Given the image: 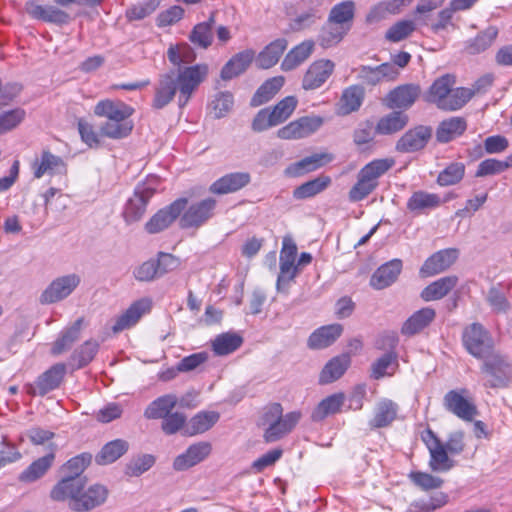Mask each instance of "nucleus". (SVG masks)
I'll return each mask as SVG.
<instances>
[{
  "label": "nucleus",
  "mask_w": 512,
  "mask_h": 512,
  "mask_svg": "<svg viewBox=\"0 0 512 512\" xmlns=\"http://www.w3.org/2000/svg\"><path fill=\"white\" fill-rule=\"evenodd\" d=\"M96 116L106 118L107 121L100 127L103 136L111 139L127 137L133 130V123L129 119L134 108L120 100H100L93 109Z\"/></svg>",
  "instance_id": "obj_1"
},
{
  "label": "nucleus",
  "mask_w": 512,
  "mask_h": 512,
  "mask_svg": "<svg viewBox=\"0 0 512 512\" xmlns=\"http://www.w3.org/2000/svg\"><path fill=\"white\" fill-rule=\"evenodd\" d=\"M302 418L300 411H292L283 415L280 403H270L263 408L260 425L265 426L263 434L266 443L276 442L293 431Z\"/></svg>",
  "instance_id": "obj_2"
},
{
  "label": "nucleus",
  "mask_w": 512,
  "mask_h": 512,
  "mask_svg": "<svg viewBox=\"0 0 512 512\" xmlns=\"http://www.w3.org/2000/svg\"><path fill=\"white\" fill-rule=\"evenodd\" d=\"M395 164L392 158L376 159L365 165L358 173L354 184V201L361 200L370 194L378 185V179Z\"/></svg>",
  "instance_id": "obj_3"
},
{
  "label": "nucleus",
  "mask_w": 512,
  "mask_h": 512,
  "mask_svg": "<svg viewBox=\"0 0 512 512\" xmlns=\"http://www.w3.org/2000/svg\"><path fill=\"white\" fill-rule=\"evenodd\" d=\"M156 182V179L152 178L136 186L122 213L127 224L138 222L144 216L149 200L156 193Z\"/></svg>",
  "instance_id": "obj_4"
},
{
  "label": "nucleus",
  "mask_w": 512,
  "mask_h": 512,
  "mask_svg": "<svg viewBox=\"0 0 512 512\" xmlns=\"http://www.w3.org/2000/svg\"><path fill=\"white\" fill-rule=\"evenodd\" d=\"M462 341L466 350L474 357L482 359L490 356L493 351V339L480 323L468 325L462 333Z\"/></svg>",
  "instance_id": "obj_5"
},
{
  "label": "nucleus",
  "mask_w": 512,
  "mask_h": 512,
  "mask_svg": "<svg viewBox=\"0 0 512 512\" xmlns=\"http://www.w3.org/2000/svg\"><path fill=\"white\" fill-rule=\"evenodd\" d=\"M208 75V66L206 64H196L179 70L176 86L179 89L180 105H185L193 92L206 79Z\"/></svg>",
  "instance_id": "obj_6"
},
{
  "label": "nucleus",
  "mask_w": 512,
  "mask_h": 512,
  "mask_svg": "<svg viewBox=\"0 0 512 512\" xmlns=\"http://www.w3.org/2000/svg\"><path fill=\"white\" fill-rule=\"evenodd\" d=\"M30 169L34 178L40 179L44 176L66 175L68 168L64 159L53 154L48 148L42 149L35 154L30 163Z\"/></svg>",
  "instance_id": "obj_7"
},
{
  "label": "nucleus",
  "mask_w": 512,
  "mask_h": 512,
  "mask_svg": "<svg viewBox=\"0 0 512 512\" xmlns=\"http://www.w3.org/2000/svg\"><path fill=\"white\" fill-rule=\"evenodd\" d=\"M323 123L324 119L320 116L300 117L278 129L277 137L282 140L303 139L319 130Z\"/></svg>",
  "instance_id": "obj_8"
},
{
  "label": "nucleus",
  "mask_w": 512,
  "mask_h": 512,
  "mask_svg": "<svg viewBox=\"0 0 512 512\" xmlns=\"http://www.w3.org/2000/svg\"><path fill=\"white\" fill-rule=\"evenodd\" d=\"M67 368L63 363H57L42 373L34 384H26L25 391L30 396H44L50 391L57 389L66 375Z\"/></svg>",
  "instance_id": "obj_9"
},
{
  "label": "nucleus",
  "mask_w": 512,
  "mask_h": 512,
  "mask_svg": "<svg viewBox=\"0 0 512 512\" xmlns=\"http://www.w3.org/2000/svg\"><path fill=\"white\" fill-rule=\"evenodd\" d=\"M482 372L486 375V387L498 388L506 386L509 380L510 368L506 361L497 353L484 357Z\"/></svg>",
  "instance_id": "obj_10"
},
{
  "label": "nucleus",
  "mask_w": 512,
  "mask_h": 512,
  "mask_svg": "<svg viewBox=\"0 0 512 512\" xmlns=\"http://www.w3.org/2000/svg\"><path fill=\"white\" fill-rule=\"evenodd\" d=\"M80 282V276L77 274H68L56 278L41 294V303L51 304L67 298L79 286Z\"/></svg>",
  "instance_id": "obj_11"
},
{
  "label": "nucleus",
  "mask_w": 512,
  "mask_h": 512,
  "mask_svg": "<svg viewBox=\"0 0 512 512\" xmlns=\"http://www.w3.org/2000/svg\"><path fill=\"white\" fill-rule=\"evenodd\" d=\"M422 440L430 452L429 465L433 471H448L453 467L448 451L431 429L424 431Z\"/></svg>",
  "instance_id": "obj_12"
},
{
  "label": "nucleus",
  "mask_w": 512,
  "mask_h": 512,
  "mask_svg": "<svg viewBox=\"0 0 512 512\" xmlns=\"http://www.w3.org/2000/svg\"><path fill=\"white\" fill-rule=\"evenodd\" d=\"M187 199L180 198L171 203L168 207L159 210L145 224V229L150 234L158 233L166 229L184 211Z\"/></svg>",
  "instance_id": "obj_13"
},
{
  "label": "nucleus",
  "mask_w": 512,
  "mask_h": 512,
  "mask_svg": "<svg viewBox=\"0 0 512 512\" xmlns=\"http://www.w3.org/2000/svg\"><path fill=\"white\" fill-rule=\"evenodd\" d=\"M215 207L216 201L213 198H207L190 205L180 219L181 227H200L213 216Z\"/></svg>",
  "instance_id": "obj_14"
},
{
  "label": "nucleus",
  "mask_w": 512,
  "mask_h": 512,
  "mask_svg": "<svg viewBox=\"0 0 512 512\" xmlns=\"http://www.w3.org/2000/svg\"><path fill=\"white\" fill-rule=\"evenodd\" d=\"M334 67V63L327 59L314 61L309 65L303 76L302 88L304 90L318 89L332 75Z\"/></svg>",
  "instance_id": "obj_15"
},
{
  "label": "nucleus",
  "mask_w": 512,
  "mask_h": 512,
  "mask_svg": "<svg viewBox=\"0 0 512 512\" xmlns=\"http://www.w3.org/2000/svg\"><path fill=\"white\" fill-rule=\"evenodd\" d=\"M431 129L427 126H417L406 131L397 141L396 150L401 153H411L423 149L431 138Z\"/></svg>",
  "instance_id": "obj_16"
},
{
  "label": "nucleus",
  "mask_w": 512,
  "mask_h": 512,
  "mask_svg": "<svg viewBox=\"0 0 512 512\" xmlns=\"http://www.w3.org/2000/svg\"><path fill=\"white\" fill-rule=\"evenodd\" d=\"M421 89L416 84H404L391 90L385 98L390 109H409L420 96Z\"/></svg>",
  "instance_id": "obj_17"
},
{
  "label": "nucleus",
  "mask_w": 512,
  "mask_h": 512,
  "mask_svg": "<svg viewBox=\"0 0 512 512\" xmlns=\"http://www.w3.org/2000/svg\"><path fill=\"white\" fill-rule=\"evenodd\" d=\"M86 485L84 477H64L51 491V498L56 501H70V507L79 499Z\"/></svg>",
  "instance_id": "obj_18"
},
{
  "label": "nucleus",
  "mask_w": 512,
  "mask_h": 512,
  "mask_svg": "<svg viewBox=\"0 0 512 512\" xmlns=\"http://www.w3.org/2000/svg\"><path fill=\"white\" fill-rule=\"evenodd\" d=\"M458 258L457 249H444L430 256L420 268L422 277H430L447 270Z\"/></svg>",
  "instance_id": "obj_19"
},
{
  "label": "nucleus",
  "mask_w": 512,
  "mask_h": 512,
  "mask_svg": "<svg viewBox=\"0 0 512 512\" xmlns=\"http://www.w3.org/2000/svg\"><path fill=\"white\" fill-rule=\"evenodd\" d=\"M333 159L334 156L331 153H315L289 165L285 169V175L288 177H299L327 165Z\"/></svg>",
  "instance_id": "obj_20"
},
{
  "label": "nucleus",
  "mask_w": 512,
  "mask_h": 512,
  "mask_svg": "<svg viewBox=\"0 0 512 512\" xmlns=\"http://www.w3.org/2000/svg\"><path fill=\"white\" fill-rule=\"evenodd\" d=\"M211 450V444L208 442L193 444L189 446L184 453L174 459L173 468L176 471L187 470L206 459L211 453Z\"/></svg>",
  "instance_id": "obj_21"
},
{
  "label": "nucleus",
  "mask_w": 512,
  "mask_h": 512,
  "mask_svg": "<svg viewBox=\"0 0 512 512\" xmlns=\"http://www.w3.org/2000/svg\"><path fill=\"white\" fill-rule=\"evenodd\" d=\"M455 84V77L450 74L437 78L430 86L425 99L427 102L434 103L438 108L447 110L448 99Z\"/></svg>",
  "instance_id": "obj_22"
},
{
  "label": "nucleus",
  "mask_w": 512,
  "mask_h": 512,
  "mask_svg": "<svg viewBox=\"0 0 512 512\" xmlns=\"http://www.w3.org/2000/svg\"><path fill=\"white\" fill-rule=\"evenodd\" d=\"M343 333V326L338 323L324 325L311 333L307 346L313 350L325 349L334 344Z\"/></svg>",
  "instance_id": "obj_23"
},
{
  "label": "nucleus",
  "mask_w": 512,
  "mask_h": 512,
  "mask_svg": "<svg viewBox=\"0 0 512 512\" xmlns=\"http://www.w3.org/2000/svg\"><path fill=\"white\" fill-rule=\"evenodd\" d=\"M151 309V301L147 298L135 301L131 306L120 315L112 329L115 333L134 326L142 315L148 313Z\"/></svg>",
  "instance_id": "obj_24"
},
{
  "label": "nucleus",
  "mask_w": 512,
  "mask_h": 512,
  "mask_svg": "<svg viewBox=\"0 0 512 512\" xmlns=\"http://www.w3.org/2000/svg\"><path fill=\"white\" fill-rule=\"evenodd\" d=\"M445 408L464 421H471L477 414L475 405L455 390L449 391L444 397Z\"/></svg>",
  "instance_id": "obj_25"
},
{
  "label": "nucleus",
  "mask_w": 512,
  "mask_h": 512,
  "mask_svg": "<svg viewBox=\"0 0 512 512\" xmlns=\"http://www.w3.org/2000/svg\"><path fill=\"white\" fill-rule=\"evenodd\" d=\"M442 201L438 194L418 190L412 193L407 200V210L415 216L428 213L441 205Z\"/></svg>",
  "instance_id": "obj_26"
},
{
  "label": "nucleus",
  "mask_w": 512,
  "mask_h": 512,
  "mask_svg": "<svg viewBox=\"0 0 512 512\" xmlns=\"http://www.w3.org/2000/svg\"><path fill=\"white\" fill-rule=\"evenodd\" d=\"M250 180L247 172L229 173L212 183L210 192L218 195L233 193L245 187Z\"/></svg>",
  "instance_id": "obj_27"
},
{
  "label": "nucleus",
  "mask_w": 512,
  "mask_h": 512,
  "mask_svg": "<svg viewBox=\"0 0 512 512\" xmlns=\"http://www.w3.org/2000/svg\"><path fill=\"white\" fill-rule=\"evenodd\" d=\"M108 496V490L102 485H93L86 491L81 492L79 499L72 505V509L77 512H85L102 505Z\"/></svg>",
  "instance_id": "obj_28"
},
{
  "label": "nucleus",
  "mask_w": 512,
  "mask_h": 512,
  "mask_svg": "<svg viewBox=\"0 0 512 512\" xmlns=\"http://www.w3.org/2000/svg\"><path fill=\"white\" fill-rule=\"evenodd\" d=\"M402 269L399 259L391 260L379 267L372 275L370 284L375 289H384L396 281Z\"/></svg>",
  "instance_id": "obj_29"
},
{
  "label": "nucleus",
  "mask_w": 512,
  "mask_h": 512,
  "mask_svg": "<svg viewBox=\"0 0 512 512\" xmlns=\"http://www.w3.org/2000/svg\"><path fill=\"white\" fill-rule=\"evenodd\" d=\"M255 58V52L252 49H246L234 55L222 68L221 78L230 80L239 76L247 70Z\"/></svg>",
  "instance_id": "obj_30"
},
{
  "label": "nucleus",
  "mask_w": 512,
  "mask_h": 512,
  "mask_svg": "<svg viewBox=\"0 0 512 512\" xmlns=\"http://www.w3.org/2000/svg\"><path fill=\"white\" fill-rule=\"evenodd\" d=\"M58 446L54 443L49 444V453L29 465L20 475V480L24 482H34L41 478L52 466L55 459V452Z\"/></svg>",
  "instance_id": "obj_31"
},
{
  "label": "nucleus",
  "mask_w": 512,
  "mask_h": 512,
  "mask_svg": "<svg viewBox=\"0 0 512 512\" xmlns=\"http://www.w3.org/2000/svg\"><path fill=\"white\" fill-rule=\"evenodd\" d=\"M288 46L284 38H279L269 43L255 59L256 65L261 69H269L277 64Z\"/></svg>",
  "instance_id": "obj_32"
},
{
  "label": "nucleus",
  "mask_w": 512,
  "mask_h": 512,
  "mask_svg": "<svg viewBox=\"0 0 512 512\" xmlns=\"http://www.w3.org/2000/svg\"><path fill=\"white\" fill-rule=\"evenodd\" d=\"M409 122V117L403 111H393L381 117L375 132L379 135H392L403 130Z\"/></svg>",
  "instance_id": "obj_33"
},
{
  "label": "nucleus",
  "mask_w": 512,
  "mask_h": 512,
  "mask_svg": "<svg viewBox=\"0 0 512 512\" xmlns=\"http://www.w3.org/2000/svg\"><path fill=\"white\" fill-rule=\"evenodd\" d=\"M457 283L458 277L455 275L442 277L425 287L421 292V298L427 302L442 299Z\"/></svg>",
  "instance_id": "obj_34"
},
{
  "label": "nucleus",
  "mask_w": 512,
  "mask_h": 512,
  "mask_svg": "<svg viewBox=\"0 0 512 512\" xmlns=\"http://www.w3.org/2000/svg\"><path fill=\"white\" fill-rule=\"evenodd\" d=\"M350 363L351 360L348 354H342L332 358L323 367L319 376V382L321 384H328L336 381L348 369Z\"/></svg>",
  "instance_id": "obj_35"
},
{
  "label": "nucleus",
  "mask_w": 512,
  "mask_h": 512,
  "mask_svg": "<svg viewBox=\"0 0 512 512\" xmlns=\"http://www.w3.org/2000/svg\"><path fill=\"white\" fill-rule=\"evenodd\" d=\"M314 49V42L311 40H306L300 43L299 45L292 48L284 57L281 63V69L283 71H291L300 66L303 62H305L310 55L312 54Z\"/></svg>",
  "instance_id": "obj_36"
},
{
  "label": "nucleus",
  "mask_w": 512,
  "mask_h": 512,
  "mask_svg": "<svg viewBox=\"0 0 512 512\" xmlns=\"http://www.w3.org/2000/svg\"><path fill=\"white\" fill-rule=\"evenodd\" d=\"M435 315V310L429 307L416 311L404 322L401 333L411 336L420 332L434 320Z\"/></svg>",
  "instance_id": "obj_37"
},
{
  "label": "nucleus",
  "mask_w": 512,
  "mask_h": 512,
  "mask_svg": "<svg viewBox=\"0 0 512 512\" xmlns=\"http://www.w3.org/2000/svg\"><path fill=\"white\" fill-rule=\"evenodd\" d=\"M345 396L343 393H335L324 398L313 409L311 419L315 422L324 420L326 417L341 411L344 404Z\"/></svg>",
  "instance_id": "obj_38"
},
{
  "label": "nucleus",
  "mask_w": 512,
  "mask_h": 512,
  "mask_svg": "<svg viewBox=\"0 0 512 512\" xmlns=\"http://www.w3.org/2000/svg\"><path fill=\"white\" fill-rule=\"evenodd\" d=\"M467 128L466 120L462 117H451L443 120L436 131V138L441 143H447L462 135Z\"/></svg>",
  "instance_id": "obj_39"
},
{
  "label": "nucleus",
  "mask_w": 512,
  "mask_h": 512,
  "mask_svg": "<svg viewBox=\"0 0 512 512\" xmlns=\"http://www.w3.org/2000/svg\"><path fill=\"white\" fill-rule=\"evenodd\" d=\"M399 367L398 355L395 351H388L375 360L371 365V378L379 380L395 374Z\"/></svg>",
  "instance_id": "obj_40"
},
{
  "label": "nucleus",
  "mask_w": 512,
  "mask_h": 512,
  "mask_svg": "<svg viewBox=\"0 0 512 512\" xmlns=\"http://www.w3.org/2000/svg\"><path fill=\"white\" fill-rule=\"evenodd\" d=\"M82 325L83 318H79L71 326L65 328L54 342L51 349L52 354L59 355L69 350L79 339Z\"/></svg>",
  "instance_id": "obj_41"
},
{
  "label": "nucleus",
  "mask_w": 512,
  "mask_h": 512,
  "mask_svg": "<svg viewBox=\"0 0 512 512\" xmlns=\"http://www.w3.org/2000/svg\"><path fill=\"white\" fill-rule=\"evenodd\" d=\"M285 78L281 75L269 78L255 92L251 99L252 106H260L270 101L284 86Z\"/></svg>",
  "instance_id": "obj_42"
},
{
  "label": "nucleus",
  "mask_w": 512,
  "mask_h": 512,
  "mask_svg": "<svg viewBox=\"0 0 512 512\" xmlns=\"http://www.w3.org/2000/svg\"><path fill=\"white\" fill-rule=\"evenodd\" d=\"M398 405L390 399L381 400L376 408L371 426L382 428L389 426L397 417Z\"/></svg>",
  "instance_id": "obj_43"
},
{
  "label": "nucleus",
  "mask_w": 512,
  "mask_h": 512,
  "mask_svg": "<svg viewBox=\"0 0 512 512\" xmlns=\"http://www.w3.org/2000/svg\"><path fill=\"white\" fill-rule=\"evenodd\" d=\"M176 90V81L173 76L169 74L163 75L156 88L153 106L157 109H161L166 106L173 100Z\"/></svg>",
  "instance_id": "obj_44"
},
{
  "label": "nucleus",
  "mask_w": 512,
  "mask_h": 512,
  "mask_svg": "<svg viewBox=\"0 0 512 512\" xmlns=\"http://www.w3.org/2000/svg\"><path fill=\"white\" fill-rule=\"evenodd\" d=\"M177 404V397L172 394L163 395L152 401L144 411L147 419L165 418Z\"/></svg>",
  "instance_id": "obj_45"
},
{
  "label": "nucleus",
  "mask_w": 512,
  "mask_h": 512,
  "mask_svg": "<svg viewBox=\"0 0 512 512\" xmlns=\"http://www.w3.org/2000/svg\"><path fill=\"white\" fill-rule=\"evenodd\" d=\"M330 184L331 178L329 176L320 175L294 189L293 197L297 200L314 197L324 191Z\"/></svg>",
  "instance_id": "obj_46"
},
{
  "label": "nucleus",
  "mask_w": 512,
  "mask_h": 512,
  "mask_svg": "<svg viewBox=\"0 0 512 512\" xmlns=\"http://www.w3.org/2000/svg\"><path fill=\"white\" fill-rule=\"evenodd\" d=\"M498 35V29L495 26H489L480 32L475 38L470 39L465 44V51L468 54L475 55L487 50Z\"/></svg>",
  "instance_id": "obj_47"
},
{
  "label": "nucleus",
  "mask_w": 512,
  "mask_h": 512,
  "mask_svg": "<svg viewBox=\"0 0 512 512\" xmlns=\"http://www.w3.org/2000/svg\"><path fill=\"white\" fill-rule=\"evenodd\" d=\"M219 419L216 412H200L186 424L184 434L193 436L209 430Z\"/></svg>",
  "instance_id": "obj_48"
},
{
  "label": "nucleus",
  "mask_w": 512,
  "mask_h": 512,
  "mask_svg": "<svg viewBox=\"0 0 512 512\" xmlns=\"http://www.w3.org/2000/svg\"><path fill=\"white\" fill-rule=\"evenodd\" d=\"M375 127L373 122L365 121L358 125L356 131H354V144L360 152H370L375 147Z\"/></svg>",
  "instance_id": "obj_49"
},
{
  "label": "nucleus",
  "mask_w": 512,
  "mask_h": 512,
  "mask_svg": "<svg viewBox=\"0 0 512 512\" xmlns=\"http://www.w3.org/2000/svg\"><path fill=\"white\" fill-rule=\"evenodd\" d=\"M242 342V337L236 333H223L213 340L212 348L216 355L224 356L236 351Z\"/></svg>",
  "instance_id": "obj_50"
},
{
  "label": "nucleus",
  "mask_w": 512,
  "mask_h": 512,
  "mask_svg": "<svg viewBox=\"0 0 512 512\" xmlns=\"http://www.w3.org/2000/svg\"><path fill=\"white\" fill-rule=\"evenodd\" d=\"M128 449V443L122 439H116L107 443L96 457L98 464L106 465L115 462Z\"/></svg>",
  "instance_id": "obj_51"
},
{
  "label": "nucleus",
  "mask_w": 512,
  "mask_h": 512,
  "mask_svg": "<svg viewBox=\"0 0 512 512\" xmlns=\"http://www.w3.org/2000/svg\"><path fill=\"white\" fill-rule=\"evenodd\" d=\"M465 173V166L463 163L455 162L448 165L441 171L437 177V183L440 186H450L462 180Z\"/></svg>",
  "instance_id": "obj_52"
},
{
  "label": "nucleus",
  "mask_w": 512,
  "mask_h": 512,
  "mask_svg": "<svg viewBox=\"0 0 512 512\" xmlns=\"http://www.w3.org/2000/svg\"><path fill=\"white\" fill-rule=\"evenodd\" d=\"M412 20H401L392 25L385 34L386 40L396 43L408 38L415 30Z\"/></svg>",
  "instance_id": "obj_53"
},
{
  "label": "nucleus",
  "mask_w": 512,
  "mask_h": 512,
  "mask_svg": "<svg viewBox=\"0 0 512 512\" xmlns=\"http://www.w3.org/2000/svg\"><path fill=\"white\" fill-rule=\"evenodd\" d=\"M297 104L298 100L295 96H287L270 108L278 124L285 122L293 114Z\"/></svg>",
  "instance_id": "obj_54"
},
{
  "label": "nucleus",
  "mask_w": 512,
  "mask_h": 512,
  "mask_svg": "<svg viewBox=\"0 0 512 512\" xmlns=\"http://www.w3.org/2000/svg\"><path fill=\"white\" fill-rule=\"evenodd\" d=\"M99 348L96 341L89 340L81 345L72 355V359L77 362V367L82 368L90 363L95 357Z\"/></svg>",
  "instance_id": "obj_55"
},
{
  "label": "nucleus",
  "mask_w": 512,
  "mask_h": 512,
  "mask_svg": "<svg viewBox=\"0 0 512 512\" xmlns=\"http://www.w3.org/2000/svg\"><path fill=\"white\" fill-rule=\"evenodd\" d=\"M280 272L277 278L276 287L279 292L288 293L290 284L293 282L298 274V265L279 263Z\"/></svg>",
  "instance_id": "obj_56"
},
{
  "label": "nucleus",
  "mask_w": 512,
  "mask_h": 512,
  "mask_svg": "<svg viewBox=\"0 0 512 512\" xmlns=\"http://www.w3.org/2000/svg\"><path fill=\"white\" fill-rule=\"evenodd\" d=\"M233 95L230 92H220L211 101V113L216 118L225 116L233 106Z\"/></svg>",
  "instance_id": "obj_57"
},
{
  "label": "nucleus",
  "mask_w": 512,
  "mask_h": 512,
  "mask_svg": "<svg viewBox=\"0 0 512 512\" xmlns=\"http://www.w3.org/2000/svg\"><path fill=\"white\" fill-rule=\"evenodd\" d=\"M91 462V455L82 453L68 460L63 466V471L68 474L67 477H82V472Z\"/></svg>",
  "instance_id": "obj_58"
},
{
  "label": "nucleus",
  "mask_w": 512,
  "mask_h": 512,
  "mask_svg": "<svg viewBox=\"0 0 512 512\" xmlns=\"http://www.w3.org/2000/svg\"><path fill=\"white\" fill-rule=\"evenodd\" d=\"M25 115V111L21 108L0 114V135L16 128L24 120Z\"/></svg>",
  "instance_id": "obj_59"
},
{
  "label": "nucleus",
  "mask_w": 512,
  "mask_h": 512,
  "mask_svg": "<svg viewBox=\"0 0 512 512\" xmlns=\"http://www.w3.org/2000/svg\"><path fill=\"white\" fill-rule=\"evenodd\" d=\"M343 26L333 23L329 20V24L323 29L320 42L324 47H330L337 44L345 34Z\"/></svg>",
  "instance_id": "obj_60"
},
{
  "label": "nucleus",
  "mask_w": 512,
  "mask_h": 512,
  "mask_svg": "<svg viewBox=\"0 0 512 512\" xmlns=\"http://www.w3.org/2000/svg\"><path fill=\"white\" fill-rule=\"evenodd\" d=\"M190 40L200 47L207 48L212 42V27L208 22L197 24L191 32Z\"/></svg>",
  "instance_id": "obj_61"
},
{
  "label": "nucleus",
  "mask_w": 512,
  "mask_h": 512,
  "mask_svg": "<svg viewBox=\"0 0 512 512\" xmlns=\"http://www.w3.org/2000/svg\"><path fill=\"white\" fill-rule=\"evenodd\" d=\"M134 277L141 282H149L159 277L158 264L155 259L143 262L133 271Z\"/></svg>",
  "instance_id": "obj_62"
},
{
  "label": "nucleus",
  "mask_w": 512,
  "mask_h": 512,
  "mask_svg": "<svg viewBox=\"0 0 512 512\" xmlns=\"http://www.w3.org/2000/svg\"><path fill=\"white\" fill-rule=\"evenodd\" d=\"M279 125L270 108L261 109L252 122V129L256 132L267 130Z\"/></svg>",
  "instance_id": "obj_63"
},
{
  "label": "nucleus",
  "mask_w": 512,
  "mask_h": 512,
  "mask_svg": "<svg viewBox=\"0 0 512 512\" xmlns=\"http://www.w3.org/2000/svg\"><path fill=\"white\" fill-rule=\"evenodd\" d=\"M186 417L184 414L175 412L169 413L162 421V430L167 435H172L183 429L185 430Z\"/></svg>",
  "instance_id": "obj_64"
}]
</instances>
